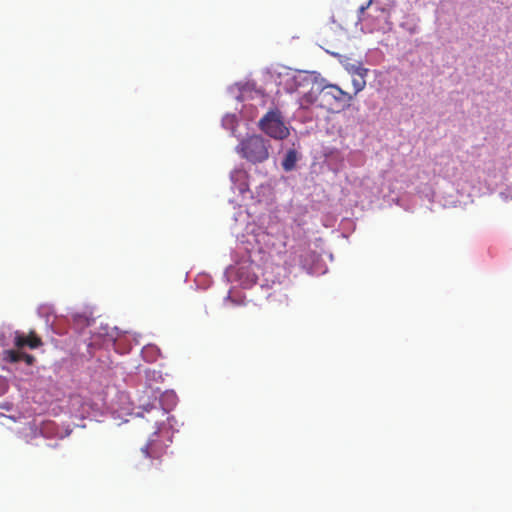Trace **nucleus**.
Returning <instances> with one entry per match:
<instances>
[{
    "label": "nucleus",
    "instance_id": "obj_1",
    "mask_svg": "<svg viewBox=\"0 0 512 512\" xmlns=\"http://www.w3.org/2000/svg\"><path fill=\"white\" fill-rule=\"evenodd\" d=\"M236 151L253 164L262 163L269 157V144L262 136L252 135L243 139L236 147Z\"/></svg>",
    "mask_w": 512,
    "mask_h": 512
},
{
    "label": "nucleus",
    "instance_id": "obj_2",
    "mask_svg": "<svg viewBox=\"0 0 512 512\" xmlns=\"http://www.w3.org/2000/svg\"><path fill=\"white\" fill-rule=\"evenodd\" d=\"M147 412L149 414H152V418L155 420L154 422L156 431L148 440L147 444L141 448V452L145 456V458L150 460L151 466L154 465V461H158L155 464L157 467L158 464H160L161 458L166 454L167 449V445L158 440V431L160 430V427L158 426V418L164 417L166 412L159 407H151V409L148 410Z\"/></svg>",
    "mask_w": 512,
    "mask_h": 512
},
{
    "label": "nucleus",
    "instance_id": "obj_3",
    "mask_svg": "<svg viewBox=\"0 0 512 512\" xmlns=\"http://www.w3.org/2000/svg\"><path fill=\"white\" fill-rule=\"evenodd\" d=\"M318 91L321 92L320 106L327 110L333 111L335 108L350 106L352 96L337 85L322 82L318 85Z\"/></svg>",
    "mask_w": 512,
    "mask_h": 512
},
{
    "label": "nucleus",
    "instance_id": "obj_4",
    "mask_svg": "<svg viewBox=\"0 0 512 512\" xmlns=\"http://www.w3.org/2000/svg\"><path fill=\"white\" fill-rule=\"evenodd\" d=\"M259 126L263 132L274 139L283 140L289 136V129L278 110L267 112L259 121Z\"/></svg>",
    "mask_w": 512,
    "mask_h": 512
},
{
    "label": "nucleus",
    "instance_id": "obj_5",
    "mask_svg": "<svg viewBox=\"0 0 512 512\" xmlns=\"http://www.w3.org/2000/svg\"><path fill=\"white\" fill-rule=\"evenodd\" d=\"M43 342L41 338L36 334L35 331H30L28 335L20 331L14 333V345L18 349L29 347L30 349H36L42 346Z\"/></svg>",
    "mask_w": 512,
    "mask_h": 512
},
{
    "label": "nucleus",
    "instance_id": "obj_6",
    "mask_svg": "<svg viewBox=\"0 0 512 512\" xmlns=\"http://www.w3.org/2000/svg\"><path fill=\"white\" fill-rule=\"evenodd\" d=\"M305 81L311 83L312 86L311 89L301 97L300 103L303 107L312 105L317 101L318 97L321 98V92L318 91V85L322 84L324 79L319 81L316 76L310 75L305 78Z\"/></svg>",
    "mask_w": 512,
    "mask_h": 512
},
{
    "label": "nucleus",
    "instance_id": "obj_7",
    "mask_svg": "<svg viewBox=\"0 0 512 512\" xmlns=\"http://www.w3.org/2000/svg\"><path fill=\"white\" fill-rule=\"evenodd\" d=\"M367 72H368V69L363 68V67H358L355 70V74L357 75V77H354L352 80V84L355 89V94L359 93L360 91H362L365 88V85H366L365 77H366Z\"/></svg>",
    "mask_w": 512,
    "mask_h": 512
},
{
    "label": "nucleus",
    "instance_id": "obj_8",
    "mask_svg": "<svg viewBox=\"0 0 512 512\" xmlns=\"http://www.w3.org/2000/svg\"><path fill=\"white\" fill-rule=\"evenodd\" d=\"M297 162V152L294 149L289 150L282 162V167L285 171H291L295 168Z\"/></svg>",
    "mask_w": 512,
    "mask_h": 512
},
{
    "label": "nucleus",
    "instance_id": "obj_9",
    "mask_svg": "<svg viewBox=\"0 0 512 512\" xmlns=\"http://www.w3.org/2000/svg\"><path fill=\"white\" fill-rule=\"evenodd\" d=\"M21 354L19 350L7 349L2 352V359L9 363H17L21 361Z\"/></svg>",
    "mask_w": 512,
    "mask_h": 512
},
{
    "label": "nucleus",
    "instance_id": "obj_10",
    "mask_svg": "<svg viewBox=\"0 0 512 512\" xmlns=\"http://www.w3.org/2000/svg\"><path fill=\"white\" fill-rule=\"evenodd\" d=\"M22 360L25 361L26 364L32 365L34 363V361H35V357L33 355H30V354L22 352V354H21V361Z\"/></svg>",
    "mask_w": 512,
    "mask_h": 512
},
{
    "label": "nucleus",
    "instance_id": "obj_11",
    "mask_svg": "<svg viewBox=\"0 0 512 512\" xmlns=\"http://www.w3.org/2000/svg\"><path fill=\"white\" fill-rule=\"evenodd\" d=\"M371 1H372V0H370V1L367 3V5H366V6H361V7L359 8V12H360V13H363V12H364L368 7H369V5L371 4Z\"/></svg>",
    "mask_w": 512,
    "mask_h": 512
}]
</instances>
